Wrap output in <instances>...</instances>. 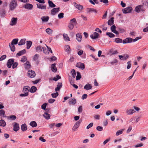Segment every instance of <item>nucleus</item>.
I'll list each match as a JSON object with an SVG mask.
<instances>
[{"mask_svg":"<svg viewBox=\"0 0 148 148\" xmlns=\"http://www.w3.org/2000/svg\"><path fill=\"white\" fill-rule=\"evenodd\" d=\"M23 7L26 9L31 10L33 7V5L30 3H26L23 6Z\"/></svg>","mask_w":148,"mask_h":148,"instance_id":"1a4fd4ad","label":"nucleus"},{"mask_svg":"<svg viewBox=\"0 0 148 148\" xmlns=\"http://www.w3.org/2000/svg\"><path fill=\"white\" fill-rule=\"evenodd\" d=\"M58 92L52 93L51 95L53 98H56L58 95Z\"/></svg>","mask_w":148,"mask_h":148,"instance_id":"864d4df0","label":"nucleus"},{"mask_svg":"<svg viewBox=\"0 0 148 148\" xmlns=\"http://www.w3.org/2000/svg\"><path fill=\"white\" fill-rule=\"evenodd\" d=\"M64 48L66 52L68 53H69L70 52L71 50L69 45H67L65 46Z\"/></svg>","mask_w":148,"mask_h":148,"instance_id":"cd10ccee","label":"nucleus"},{"mask_svg":"<svg viewBox=\"0 0 148 148\" xmlns=\"http://www.w3.org/2000/svg\"><path fill=\"white\" fill-rule=\"evenodd\" d=\"M81 77V75L80 73L78 72H77V75L76 77V80H79L80 79Z\"/></svg>","mask_w":148,"mask_h":148,"instance_id":"49530a36","label":"nucleus"},{"mask_svg":"<svg viewBox=\"0 0 148 148\" xmlns=\"http://www.w3.org/2000/svg\"><path fill=\"white\" fill-rule=\"evenodd\" d=\"M21 128L22 131L23 132H24L26 131L27 129V127L25 123L21 125Z\"/></svg>","mask_w":148,"mask_h":148,"instance_id":"5701e85b","label":"nucleus"},{"mask_svg":"<svg viewBox=\"0 0 148 148\" xmlns=\"http://www.w3.org/2000/svg\"><path fill=\"white\" fill-rule=\"evenodd\" d=\"M136 112L134 109H127L126 111V113L127 115H132L133 113Z\"/></svg>","mask_w":148,"mask_h":148,"instance_id":"ddd939ff","label":"nucleus"},{"mask_svg":"<svg viewBox=\"0 0 148 148\" xmlns=\"http://www.w3.org/2000/svg\"><path fill=\"white\" fill-rule=\"evenodd\" d=\"M59 8H53L51 10V14L52 15H54L59 11Z\"/></svg>","mask_w":148,"mask_h":148,"instance_id":"423d86ee","label":"nucleus"},{"mask_svg":"<svg viewBox=\"0 0 148 148\" xmlns=\"http://www.w3.org/2000/svg\"><path fill=\"white\" fill-rule=\"evenodd\" d=\"M64 14L63 13H60L58 15V17L59 19L62 18L64 17Z\"/></svg>","mask_w":148,"mask_h":148,"instance_id":"680f3d73","label":"nucleus"},{"mask_svg":"<svg viewBox=\"0 0 148 148\" xmlns=\"http://www.w3.org/2000/svg\"><path fill=\"white\" fill-rule=\"evenodd\" d=\"M132 10V7H127L123 9V12L125 14L130 13Z\"/></svg>","mask_w":148,"mask_h":148,"instance_id":"7ed1b4c3","label":"nucleus"},{"mask_svg":"<svg viewBox=\"0 0 148 148\" xmlns=\"http://www.w3.org/2000/svg\"><path fill=\"white\" fill-rule=\"evenodd\" d=\"M133 41V39L131 38H127L123 40V44L130 43Z\"/></svg>","mask_w":148,"mask_h":148,"instance_id":"6e6552de","label":"nucleus"},{"mask_svg":"<svg viewBox=\"0 0 148 148\" xmlns=\"http://www.w3.org/2000/svg\"><path fill=\"white\" fill-rule=\"evenodd\" d=\"M17 21V18L13 17L12 18L11 21L10 23V25L11 26L15 25Z\"/></svg>","mask_w":148,"mask_h":148,"instance_id":"20e7f679","label":"nucleus"},{"mask_svg":"<svg viewBox=\"0 0 148 148\" xmlns=\"http://www.w3.org/2000/svg\"><path fill=\"white\" fill-rule=\"evenodd\" d=\"M114 41L116 43H120L123 42L122 39L120 38H115L114 39Z\"/></svg>","mask_w":148,"mask_h":148,"instance_id":"a19ab883","label":"nucleus"},{"mask_svg":"<svg viewBox=\"0 0 148 148\" xmlns=\"http://www.w3.org/2000/svg\"><path fill=\"white\" fill-rule=\"evenodd\" d=\"M28 75L29 77L31 78H33L36 75L35 72L32 70L29 71L28 72Z\"/></svg>","mask_w":148,"mask_h":148,"instance_id":"0eeeda50","label":"nucleus"},{"mask_svg":"<svg viewBox=\"0 0 148 148\" xmlns=\"http://www.w3.org/2000/svg\"><path fill=\"white\" fill-rule=\"evenodd\" d=\"M70 23L72 24H73V23L75 24H77V23L76 19L75 18L71 19L70 21Z\"/></svg>","mask_w":148,"mask_h":148,"instance_id":"8fccbe9b","label":"nucleus"},{"mask_svg":"<svg viewBox=\"0 0 148 148\" xmlns=\"http://www.w3.org/2000/svg\"><path fill=\"white\" fill-rule=\"evenodd\" d=\"M9 46L11 50L13 52L15 51V48L14 44L12 45V44L11 43V44L10 45V44H9Z\"/></svg>","mask_w":148,"mask_h":148,"instance_id":"c9c22d12","label":"nucleus"},{"mask_svg":"<svg viewBox=\"0 0 148 148\" xmlns=\"http://www.w3.org/2000/svg\"><path fill=\"white\" fill-rule=\"evenodd\" d=\"M25 69H28L31 67V65L29 62L28 61H27L25 63Z\"/></svg>","mask_w":148,"mask_h":148,"instance_id":"7c9ffc66","label":"nucleus"},{"mask_svg":"<svg viewBox=\"0 0 148 148\" xmlns=\"http://www.w3.org/2000/svg\"><path fill=\"white\" fill-rule=\"evenodd\" d=\"M46 32L49 35H51L53 33V31L50 28H48L45 30Z\"/></svg>","mask_w":148,"mask_h":148,"instance_id":"2f4dec72","label":"nucleus"},{"mask_svg":"<svg viewBox=\"0 0 148 148\" xmlns=\"http://www.w3.org/2000/svg\"><path fill=\"white\" fill-rule=\"evenodd\" d=\"M114 18L113 17H111L110 19H109L108 22V24L109 25H112L114 24Z\"/></svg>","mask_w":148,"mask_h":148,"instance_id":"4be33fe9","label":"nucleus"},{"mask_svg":"<svg viewBox=\"0 0 148 148\" xmlns=\"http://www.w3.org/2000/svg\"><path fill=\"white\" fill-rule=\"evenodd\" d=\"M49 18L48 16H43L41 18V19L42 21L47 22L48 21Z\"/></svg>","mask_w":148,"mask_h":148,"instance_id":"473e14b6","label":"nucleus"},{"mask_svg":"<svg viewBox=\"0 0 148 148\" xmlns=\"http://www.w3.org/2000/svg\"><path fill=\"white\" fill-rule=\"evenodd\" d=\"M18 65V63L17 62H14L12 64V68L13 69H14L15 68L17 67Z\"/></svg>","mask_w":148,"mask_h":148,"instance_id":"e2e57ef3","label":"nucleus"},{"mask_svg":"<svg viewBox=\"0 0 148 148\" xmlns=\"http://www.w3.org/2000/svg\"><path fill=\"white\" fill-rule=\"evenodd\" d=\"M36 51L38 53H40L42 51V50L41 47L40 46H38L36 48Z\"/></svg>","mask_w":148,"mask_h":148,"instance_id":"37998d69","label":"nucleus"},{"mask_svg":"<svg viewBox=\"0 0 148 148\" xmlns=\"http://www.w3.org/2000/svg\"><path fill=\"white\" fill-rule=\"evenodd\" d=\"M48 3L49 4V6L51 8H54L56 6V5L54 4L53 2L50 0L48 1Z\"/></svg>","mask_w":148,"mask_h":148,"instance_id":"c85d7f7f","label":"nucleus"},{"mask_svg":"<svg viewBox=\"0 0 148 148\" xmlns=\"http://www.w3.org/2000/svg\"><path fill=\"white\" fill-rule=\"evenodd\" d=\"M63 36L65 40L70 41V38L68 36L67 34H63Z\"/></svg>","mask_w":148,"mask_h":148,"instance_id":"79ce46f5","label":"nucleus"},{"mask_svg":"<svg viewBox=\"0 0 148 148\" xmlns=\"http://www.w3.org/2000/svg\"><path fill=\"white\" fill-rule=\"evenodd\" d=\"M14 62V59H10L8 61L7 65V67L9 68H10L13 63Z\"/></svg>","mask_w":148,"mask_h":148,"instance_id":"39448f33","label":"nucleus"},{"mask_svg":"<svg viewBox=\"0 0 148 148\" xmlns=\"http://www.w3.org/2000/svg\"><path fill=\"white\" fill-rule=\"evenodd\" d=\"M1 119L0 120V126L4 127L6 125V122L3 120L2 119V117H1Z\"/></svg>","mask_w":148,"mask_h":148,"instance_id":"6ab92c4d","label":"nucleus"},{"mask_svg":"<svg viewBox=\"0 0 148 148\" xmlns=\"http://www.w3.org/2000/svg\"><path fill=\"white\" fill-rule=\"evenodd\" d=\"M143 4L148 7V0H142Z\"/></svg>","mask_w":148,"mask_h":148,"instance_id":"3c124183","label":"nucleus"},{"mask_svg":"<svg viewBox=\"0 0 148 148\" xmlns=\"http://www.w3.org/2000/svg\"><path fill=\"white\" fill-rule=\"evenodd\" d=\"M44 117L47 119H50V115L47 113L45 112L43 114Z\"/></svg>","mask_w":148,"mask_h":148,"instance_id":"72a5a7b5","label":"nucleus"},{"mask_svg":"<svg viewBox=\"0 0 148 148\" xmlns=\"http://www.w3.org/2000/svg\"><path fill=\"white\" fill-rule=\"evenodd\" d=\"M74 24H72L71 23H69V24L68 25V27L69 28V29L71 30L73 29L74 28Z\"/></svg>","mask_w":148,"mask_h":148,"instance_id":"de8ad7c7","label":"nucleus"},{"mask_svg":"<svg viewBox=\"0 0 148 148\" xmlns=\"http://www.w3.org/2000/svg\"><path fill=\"white\" fill-rule=\"evenodd\" d=\"M96 129L97 130L101 131H102L103 130V127L100 126H98L96 127Z\"/></svg>","mask_w":148,"mask_h":148,"instance_id":"bf43d9fd","label":"nucleus"},{"mask_svg":"<svg viewBox=\"0 0 148 148\" xmlns=\"http://www.w3.org/2000/svg\"><path fill=\"white\" fill-rule=\"evenodd\" d=\"M62 86L61 83H58L57 87L55 88V91H59Z\"/></svg>","mask_w":148,"mask_h":148,"instance_id":"b1692460","label":"nucleus"},{"mask_svg":"<svg viewBox=\"0 0 148 148\" xmlns=\"http://www.w3.org/2000/svg\"><path fill=\"white\" fill-rule=\"evenodd\" d=\"M131 61H129L127 62V63L128 64V65L127 67V69H129L130 68L131 66Z\"/></svg>","mask_w":148,"mask_h":148,"instance_id":"13d9d810","label":"nucleus"},{"mask_svg":"<svg viewBox=\"0 0 148 148\" xmlns=\"http://www.w3.org/2000/svg\"><path fill=\"white\" fill-rule=\"evenodd\" d=\"M13 125V130L15 132H17L19 129V124L16 122H14Z\"/></svg>","mask_w":148,"mask_h":148,"instance_id":"9b49d317","label":"nucleus"},{"mask_svg":"<svg viewBox=\"0 0 148 148\" xmlns=\"http://www.w3.org/2000/svg\"><path fill=\"white\" fill-rule=\"evenodd\" d=\"M29 87L28 86H25L23 88V92L24 93H28L29 91Z\"/></svg>","mask_w":148,"mask_h":148,"instance_id":"412c9836","label":"nucleus"},{"mask_svg":"<svg viewBox=\"0 0 148 148\" xmlns=\"http://www.w3.org/2000/svg\"><path fill=\"white\" fill-rule=\"evenodd\" d=\"M40 56L39 54H36L34 55L33 58V60L36 61L39 58Z\"/></svg>","mask_w":148,"mask_h":148,"instance_id":"ea45409f","label":"nucleus"},{"mask_svg":"<svg viewBox=\"0 0 148 148\" xmlns=\"http://www.w3.org/2000/svg\"><path fill=\"white\" fill-rule=\"evenodd\" d=\"M18 38H15L13 39L11 42L12 45H16L18 43Z\"/></svg>","mask_w":148,"mask_h":148,"instance_id":"58836bf2","label":"nucleus"},{"mask_svg":"<svg viewBox=\"0 0 148 148\" xmlns=\"http://www.w3.org/2000/svg\"><path fill=\"white\" fill-rule=\"evenodd\" d=\"M76 66L82 70L84 69L85 68V65L84 64L81 62L77 63L76 64Z\"/></svg>","mask_w":148,"mask_h":148,"instance_id":"4468645a","label":"nucleus"},{"mask_svg":"<svg viewBox=\"0 0 148 148\" xmlns=\"http://www.w3.org/2000/svg\"><path fill=\"white\" fill-rule=\"evenodd\" d=\"M32 44V42L30 41H27V49H29L30 48V47L31 46Z\"/></svg>","mask_w":148,"mask_h":148,"instance_id":"c756f323","label":"nucleus"},{"mask_svg":"<svg viewBox=\"0 0 148 148\" xmlns=\"http://www.w3.org/2000/svg\"><path fill=\"white\" fill-rule=\"evenodd\" d=\"M72 76L74 78H75L76 76V72L75 71L74 69H72L71 71Z\"/></svg>","mask_w":148,"mask_h":148,"instance_id":"09e8293b","label":"nucleus"},{"mask_svg":"<svg viewBox=\"0 0 148 148\" xmlns=\"http://www.w3.org/2000/svg\"><path fill=\"white\" fill-rule=\"evenodd\" d=\"M5 13V10H2L0 12V16L1 17L3 16Z\"/></svg>","mask_w":148,"mask_h":148,"instance_id":"4d7b16f0","label":"nucleus"},{"mask_svg":"<svg viewBox=\"0 0 148 148\" xmlns=\"http://www.w3.org/2000/svg\"><path fill=\"white\" fill-rule=\"evenodd\" d=\"M92 88V86L90 84L88 83L86 84L84 86V88L86 90H88L91 89Z\"/></svg>","mask_w":148,"mask_h":148,"instance_id":"f3484780","label":"nucleus"},{"mask_svg":"<svg viewBox=\"0 0 148 148\" xmlns=\"http://www.w3.org/2000/svg\"><path fill=\"white\" fill-rule=\"evenodd\" d=\"M82 121V120L80 119L79 121L76 122L73 127L72 130L74 131H76L77 129L79 127Z\"/></svg>","mask_w":148,"mask_h":148,"instance_id":"f03ea898","label":"nucleus"},{"mask_svg":"<svg viewBox=\"0 0 148 148\" xmlns=\"http://www.w3.org/2000/svg\"><path fill=\"white\" fill-rule=\"evenodd\" d=\"M86 11L88 13L94 12L97 13V10L94 8H87L86 9Z\"/></svg>","mask_w":148,"mask_h":148,"instance_id":"2eb2a0df","label":"nucleus"},{"mask_svg":"<svg viewBox=\"0 0 148 148\" xmlns=\"http://www.w3.org/2000/svg\"><path fill=\"white\" fill-rule=\"evenodd\" d=\"M143 6L141 5L136 6L135 8L136 11L137 12H139L142 10Z\"/></svg>","mask_w":148,"mask_h":148,"instance_id":"bb28decb","label":"nucleus"},{"mask_svg":"<svg viewBox=\"0 0 148 148\" xmlns=\"http://www.w3.org/2000/svg\"><path fill=\"white\" fill-rule=\"evenodd\" d=\"M93 125V123H90L86 127V129H88L92 127Z\"/></svg>","mask_w":148,"mask_h":148,"instance_id":"774afa93","label":"nucleus"},{"mask_svg":"<svg viewBox=\"0 0 148 148\" xmlns=\"http://www.w3.org/2000/svg\"><path fill=\"white\" fill-rule=\"evenodd\" d=\"M37 7L38 8L41 9H46V6L42 4H37Z\"/></svg>","mask_w":148,"mask_h":148,"instance_id":"dca6fc26","label":"nucleus"},{"mask_svg":"<svg viewBox=\"0 0 148 148\" xmlns=\"http://www.w3.org/2000/svg\"><path fill=\"white\" fill-rule=\"evenodd\" d=\"M116 27L114 25H113L111 27V30L112 32L116 30Z\"/></svg>","mask_w":148,"mask_h":148,"instance_id":"0e129e2a","label":"nucleus"},{"mask_svg":"<svg viewBox=\"0 0 148 148\" xmlns=\"http://www.w3.org/2000/svg\"><path fill=\"white\" fill-rule=\"evenodd\" d=\"M76 103V100L74 98H72L71 100L69 101L70 104L75 105Z\"/></svg>","mask_w":148,"mask_h":148,"instance_id":"f704fd0d","label":"nucleus"},{"mask_svg":"<svg viewBox=\"0 0 148 148\" xmlns=\"http://www.w3.org/2000/svg\"><path fill=\"white\" fill-rule=\"evenodd\" d=\"M106 34L110 38H113L115 36V35L111 32H107Z\"/></svg>","mask_w":148,"mask_h":148,"instance_id":"c03bdc74","label":"nucleus"},{"mask_svg":"<svg viewBox=\"0 0 148 148\" xmlns=\"http://www.w3.org/2000/svg\"><path fill=\"white\" fill-rule=\"evenodd\" d=\"M5 112L3 110H0V116H4L5 115Z\"/></svg>","mask_w":148,"mask_h":148,"instance_id":"69168bd1","label":"nucleus"},{"mask_svg":"<svg viewBox=\"0 0 148 148\" xmlns=\"http://www.w3.org/2000/svg\"><path fill=\"white\" fill-rule=\"evenodd\" d=\"M6 55H3L0 58V61H2L6 58Z\"/></svg>","mask_w":148,"mask_h":148,"instance_id":"338daca9","label":"nucleus"},{"mask_svg":"<svg viewBox=\"0 0 148 148\" xmlns=\"http://www.w3.org/2000/svg\"><path fill=\"white\" fill-rule=\"evenodd\" d=\"M26 53V51L25 49H24L19 52L16 54L18 56H21Z\"/></svg>","mask_w":148,"mask_h":148,"instance_id":"393cba45","label":"nucleus"},{"mask_svg":"<svg viewBox=\"0 0 148 148\" xmlns=\"http://www.w3.org/2000/svg\"><path fill=\"white\" fill-rule=\"evenodd\" d=\"M123 58L122 59V60H126L129 57V56L127 54L124 55L123 56Z\"/></svg>","mask_w":148,"mask_h":148,"instance_id":"052dcab7","label":"nucleus"},{"mask_svg":"<svg viewBox=\"0 0 148 148\" xmlns=\"http://www.w3.org/2000/svg\"><path fill=\"white\" fill-rule=\"evenodd\" d=\"M99 36V34L97 32H94L90 35V38L92 39H95L98 38Z\"/></svg>","mask_w":148,"mask_h":148,"instance_id":"f8f14e48","label":"nucleus"},{"mask_svg":"<svg viewBox=\"0 0 148 148\" xmlns=\"http://www.w3.org/2000/svg\"><path fill=\"white\" fill-rule=\"evenodd\" d=\"M82 36L80 34H76V39L79 42H80L82 40Z\"/></svg>","mask_w":148,"mask_h":148,"instance_id":"a211bd4d","label":"nucleus"},{"mask_svg":"<svg viewBox=\"0 0 148 148\" xmlns=\"http://www.w3.org/2000/svg\"><path fill=\"white\" fill-rule=\"evenodd\" d=\"M26 39H22L20 41L18 42V45L20 46L24 45L25 44Z\"/></svg>","mask_w":148,"mask_h":148,"instance_id":"a878e982","label":"nucleus"},{"mask_svg":"<svg viewBox=\"0 0 148 148\" xmlns=\"http://www.w3.org/2000/svg\"><path fill=\"white\" fill-rule=\"evenodd\" d=\"M61 78V77L58 75H57L56 77H55L53 78V80L56 81L59 79Z\"/></svg>","mask_w":148,"mask_h":148,"instance_id":"5fc2aeb1","label":"nucleus"},{"mask_svg":"<svg viewBox=\"0 0 148 148\" xmlns=\"http://www.w3.org/2000/svg\"><path fill=\"white\" fill-rule=\"evenodd\" d=\"M124 130L122 129L121 130H120L117 131L116 133V135L117 136H118L119 135L122 134L123 133V131Z\"/></svg>","mask_w":148,"mask_h":148,"instance_id":"603ef678","label":"nucleus"},{"mask_svg":"<svg viewBox=\"0 0 148 148\" xmlns=\"http://www.w3.org/2000/svg\"><path fill=\"white\" fill-rule=\"evenodd\" d=\"M51 70L53 72H56L57 71V69L56 67L55 64H53L51 65Z\"/></svg>","mask_w":148,"mask_h":148,"instance_id":"aec40b11","label":"nucleus"},{"mask_svg":"<svg viewBox=\"0 0 148 148\" xmlns=\"http://www.w3.org/2000/svg\"><path fill=\"white\" fill-rule=\"evenodd\" d=\"M32 127H36L37 126L36 122L35 121H32L29 124Z\"/></svg>","mask_w":148,"mask_h":148,"instance_id":"e433bc0d","label":"nucleus"},{"mask_svg":"<svg viewBox=\"0 0 148 148\" xmlns=\"http://www.w3.org/2000/svg\"><path fill=\"white\" fill-rule=\"evenodd\" d=\"M27 60V57L25 56H23L21 58V61L23 62H25Z\"/></svg>","mask_w":148,"mask_h":148,"instance_id":"6e6d98bb","label":"nucleus"},{"mask_svg":"<svg viewBox=\"0 0 148 148\" xmlns=\"http://www.w3.org/2000/svg\"><path fill=\"white\" fill-rule=\"evenodd\" d=\"M16 116L15 115H11L8 116V118L11 120H14L16 119Z\"/></svg>","mask_w":148,"mask_h":148,"instance_id":"a18cd8bd","label":"nucleus"},{"mask_svg":"<svg viewBox=\"0 0 148 148\" xmlns=\"http://www.w3.org/2000/svg\"><path fill=\"white\" fill-rule=\"evenodd\" d=\"M37 90V88L35 86H32L30 90V92L32 93L35 92Z\"/></svg>","mask_w":148,"mask_h":148,"instance_id":"4c0bfd02","label":"nucleus"},{"mask_svg":"<svg viewBox=\"0 0 148 148\" xmlns=\"http://www.w3.org/2000/svg\"><path fill=\"white\" fill-rule=\"evenodd\" d=\"M75 7L78 10L80 11H81L83 9V6L79 4H78L76 2L73 3Z\"/></svg>","mask_w":148,"mask_h":148,"instance_id":"9d476101","label":"nucleus"},{"mask_svg":"<svg viewBox=\"0 0 148 148\" xmlns=\"http://www.w3.org/2000/svg\"><path fill=\"white\" fill-rule=\"evenodd\" d=\"M17 6V2L16 0H12L10 4V9L11 10H13L16 8Z\"/></svg>","mask_w":148,"mask_h":148,"instance_id":"f257e3e1","label":"nucleus"}]
</instances>
